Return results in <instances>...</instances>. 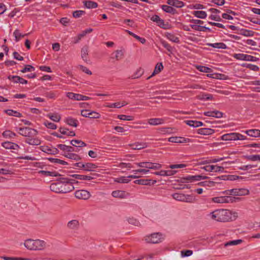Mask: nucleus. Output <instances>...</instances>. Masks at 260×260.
I'll list each match as a JSON object with an SVG mask.
<instances>
[{
	"label": "nucleus",
	"mask_w": 260,
	"mask_h": 260,
	"mask_svg": "<svg viewBox=\"0 0 260 260\" xmlns=\"http://www.w3.org/2000/svg\"><path fill=\"white\" fill-rule=\"evenodd\" d=\"M208 217L217 222H226L235 220L238 217V214L230 210L220 209L210 212L208 214Z\"/></svg>",
	"instance_id": "obj_1"
},
{
	"label": "nucleus",
	"mask_w": 260,
	"mask_h": 260,
	"mask_svg": "<svg viewBox=\"0 0 260 260\" xmlns=\"http://www.w3.org/2000/svg\"><path fill=\"white\" fill-rule=\"evenodd\" d=\"M74 180L68 178H62L59 181L51 184L50 189L58 193H66L74 190Z\"/></svg>",
	"instance_id": "obj_2"
},
{
	"label": "nucleus",
	"mask_w": 260,
	"mask_h": 260,
	"mask_svg": "<svg viewBox=\"0 0 260 260\" xmlns=\"http://www.w3.org/2000/svg\"><path fill=\"white\" fill-rule=\"evenodd\" d=\"M20 135L26 137L25 142L30 145H39L41 140L37 137L38 132L37 130L29 127H20L18 129Z\"/></svg>",
	"instance_id": "obj_3"
},
{
	"label": "nucleus",
	"mask_w": 260,
	"mask_h": 260,
	"mask_svg": "<svg viewBox=\"0 0 260 260\" xmlns=\"http://www.w3.org/2000/svg\"><path fill=\"white\" fill-rule=\"evenodd\" d=\"M25 247L30 250H42L46 247V242L41 240L27 239L24 243Z\"/></svg>",
	"instance_id": "obj_4"
},
{
	"label": "nucleus",
	"mask_w": 260,
	"mask_h": 260,
	"mask_svg": "<svg viewBox=\"0 0 260 260\" xmlns=\"http://www.w3.org/2000/svg\"><path fill=\"white\" fill-rule=\"evenodd\" d=\"M249 190L245 188H233L232 189L226 190L222 193L226 195H233L237 196H247L249 194Z\"/></svg>",
	"instance_id": "obj_5"
},
{
	"label": "nucleus",
	"mask_w": 260,
	"mask_h": 260,
	"mask_svg": "<svg viewBox=\"0 0 260 260\" xmlns=\"http://www.w3.org/2000/svg\"><path fill=\"white\" fill-rule=\"evenodd\" d=\"M145 241L148 243L156 244L162 241L164 238L159 233H153L145 237Z\"/></svg>",
	"instance_id": "obj_6"
},
{
	"label": "nucleus",
	"mask_w": 260,
	"mask_h": 260,
	"mask_svg": "<svg viewBox=\"0 0 260 260\" xmlns=\"http://www.w3.org/2000/svg\"><path fill=\"white\" fill-rule=\"evenodd\" d=\"M172 196L174 199L178 201L186 203H193L195 201V198L193 196L189 194L175 193L173 194Z\"/></svg>",
	"instance_id": "obj_7"
},
{
	"label": "nucleus",
	"mask_w": 260,
	"mask_h": 260,
	"mask_svg": "<svg viewBox=\"0 0 260 260\" xmlns=\"http://www.w3.org/2000/svg\"><path fill=\"white\" fill-rule=\"evenodd\" d=\"M246 139V137L241 134L237 133H228L223 135L221 137V140L223 141L232 140H244Z\"/></svg>",
	"instance_id": "obj_8"
},
{
	"label": "nucleus",
	"mask_w": 260,
	"mask_h": 260,
	"mask_svg": "<svg viewBox=\"0 0 260 260\" xmlns=\"http://www.w3.org/2000/svg\"><path fill=\"white\" fill-rule=\"evenodd\" d=\"M135 164L141 168H144L146 169H150L153 170H158L161 168V165L159 163H154L148 161H143L140 162H137Z\"/></svg>",
	"instance_id": "obj_9"
},
{
	"label": "nucleus",
	"mask_w": 260,
	"mask_h": 260,
	"mask_svg": "<svg viewBox=\"0 0 260 260\" xmlns=\"http://www.w3.org/2000/svg\"><path fill=\"white\" fill-rule=\"evenodd\" d=\"M80 227L79 221L77 219H72L68 222L66 228L68 230L72 232H76Z\"/></svg>",
	"instance_id": "obj_10"
},
{
	"label": "nucleus",
	"mask_w": 260,
	"mask_h": 260,
	"mask_svg": "<svg viewBox=\"0 0 260 260\" xmlns=\"http://www.w3.org/2000/svg\"><path fill=\"white\" fill-rule=\"evenodd\" d=\"M235 198H232L229 196H220L216 197L211 199V201L215 203L223 204L232 203L234 201Z\"/></svg>",
	"instance_id": "obj_11"
},
{
	"label": "nucleus",
	"mask_w": 260,
	"mask_h": 260,
	"mask_svg": "<svg viewBox=\"0 0 260 260\" xmlns=\"http://www.w3.org/2000/svg\"><path fill=\"white\" fill-rule=\"evenodd\" d=\"M186 167V165L184 164H174L170 165L168 168L171 170H166L167 176H173L175 175L177 171L175 170L176 169H182Z\"/></svg>",
	"instance_id": "obj_12"
},
{
	"label": "nucleus",
	"mask_w": 260,
	"mask_h": 260,
	"mask_svg": "<svg viewBox=\"0 0 260 260\" xmlns=\"http://www.w3.org/2000/svg\"><path fill=\"white\" fill-rule=\"evenodd\" d=\"M168 141L172 143H186L193 142L192 140L182 137H171L168 139Z\"/></svg>",
	"instance_id": "obj_13"
},
{
	"label": "nucleus",
	"mask_w": 260,
	"mask_h": 260,
	"mask_svg": "<svg viewBox=\"0 0 260 260\" xmlns=\"http://www.w3.org/2000/svg\"><path fill=\"white\" fill-rule=\"evenodd\" d=\"M75 196L77 199L85 200L88 199L91 194L87 190L81 189L76 190L75 192Z\"/></svg>",
	"instance_id": "obj_14"
},
{
	"label": "nucleus",
	"mask_w": 260,
	"mask_h": 260,
	"mask_svg": "<svg viewBox=\"0 0 260 260\" xmlns=\"http://www.w3.org/2000/svg\"><path fill=\"white\" fill-rule=\"evenodd\" d=\"M208 178L207 176L203 175H189L183 178V180H186L187 182H192L194 181H200L202 179Z\"/></svg>",
	"instance_id": "obj_15"
},
{
	"label": "nucleus",
	"mask_w": 260,
	"mask_h": 260,
	"mask_svg": "<svg viewBox=\"0 0 260 260\" xmlns=\"http://www.w3.org/2000/svg\"><path fill=\"white\" fill-rule=\"evenodd\" d=\"M202 169H203L208 172H222L224 170L223 167L218 166H215V165L206 166L202 167Z\"/></svg>",
	"instance_id": "obj_16"
},
{
	"label": "nucleus",
	"mask_w": 260,
	"mask_h": 260,
	"mask_svg": "<svg viewBox=\"0 0 260 260\" xmlns=\"http://www.w3.org/2000/svg\"><path fill=\"white\" fill-rule=\"evenodd\" d=\"M112 196L114 198L119 199H125L129 197V193L123 190H114L112 192Z\"/></svg>",
	"instance_id": "obj_17"
},
{
	"label": "nucleus",
	"mask_w": 260,
	"mask_h": 260,
	"mask_svg": "<svg viewBox=\"0 0 260 260\" xmlns=\"http://www.w3.org/2000/svg\"><path fill=\"white\" fill-rule=\"evenodd\" d=\"M209 11L212 13V14L209 17V19L216 21H222L220 16L215 15V13H219L220 12L219 10L215 8H210Z\"/></svg>",
	"instance_id": "obj_18"
},
{
	"label": "nucleus",
	"mask_w": 260,
	"mask_h": 260,
	"mask_svg": "<svg viewBox=\"0 0 260 260\" xmlns=\"http://www.w3.org/2000/svg\"><path fill=\"white\" fill-rule=\"evenodd\" d=\"M8 79L14 83H21L22 84H26L27 81L18 76H9Z\"/></svg>",
	"instance_id": "obj_19"
},
{
	"label": "nucleus",
	"mask_w": 260,
	"mask_h": 260,
	"mask_svg": "<svg viewBox=\"0 0 260 260\" xmlns=\"http://www.w3.org/2000/svg\"><path fill=\"white\" fill-rule=\"evenodd\" d=\"M88 47L87 46H84L81 50V56L82 59L86 62L89 61L88 59Z\"/></svg>",
	"instance_id": "obj_20"
},
{
	"label": "nucleus",
	"mask_w": 260,
	"mask_h": 260,
	"mask_svg": "<svg viewBox=\"0 0 260 260\" xmlns=\"http://www.w3.org/2000/svg\"><path fill=\"white\" fill-rule=\"evenodd\" d=\"M151 20L153 22H155L157 25L159 27L165 28V22L161 19L158 15H155L152 16L151 18Z\"/></svg>",
	"instance_id": "obj_21"
},
{
	"label": "nucleus",
	"mask_w": 260,
	"mask_h": 260,
	"mask_svg": "<svg viewBox=\"0 0 260 260\" xmlns=\"http://www.w3.org/2000/svg\"><path fill=\"white\" fill-rule=\"evenodd\" d=\"M165 120L162 118H150L148 119V123L151 125H158L163 124Z\"/></svg>",
	"instance_id": "obj_22"
},
{
	"label": "nucleus",
	"mask_w": 260,
	"mask_h": 260,
	"mask_svg": "<svg viewBox=\"0 0 260 260\" xmlns=\"http://www.w3.org/2000/svg\"><path fill=\"white\" fill-rule=\"evenodd\" d=\"M42 150L44 152L47 153L51 154H57L58 153L59 151L56 148H50L48 146L42 147Z\"/></svg>",
	"instance_id": "obj_23"
},
{
	"label": "nucleus",
	"mask_w": 260,
	"mask_h": 260,
	"mask_svg": "<svg viewBox=\"0 0 260 260\" xmlns=\"http://www.w3.org/2000/svg\"><path fill=\"white\" fill-rule=\"evenodd\" d=\"M190 27L194 30L199 31H211V29L206 26H201L196 24H191Z\"/></svg>",
	"instance_id": "obj_24"
},
{
	"label": "nucleus",
	"mask_w": 260,
	"mask_h": 260,
	"mask_svg": "<svg viewBox=\"0 0 260 260\" xmlns=\"http://www.w3.org/2000/svg\"><path fill=\"white\" fill-rule=\"evenodd\" d=\"M2 146L6 149L16 150L19 148V146L14 143L10 142H5L2 143Z\"/></svg>",
	"instance_id": "obj_25"
},
{
	"label": "nucleus",
	"mask_w": 260,
	"mask_h": 260,
	"mask_svg": "<svg viewBox=\"0 0 260 260\" xmlns=\"http://www.w3.org/2000/svg\"><path fill=\"white\" fill-rule=\"evenodd\" d=\"M167 4L170 6L179 8L184 6V3L178 0H168Z\"/></svg>",
	"instance_id": "obj_26"
},
{
	"label": "nucleus",
	"mask_w": 260,
	"mask_h": 260,
	"mask_svg": "<svg viewBox=\"0 0 260 260\" xmlns=\"http://www.w3.org/2000/svg\"><path fill=\"white\" fill-rule=\"evenodd\" d=\"M98 166L93 163L88 162L84 164V170L86 171H94Z\"/></svg>",
	"instance_id": "obj_27"
},
{
	"label": "nucleus",
	"mask_w": 260,
	"mask_h": 260,
	"mask_svg": "<svg viewBox=\"0 0 260 260\" xmlns=\"http://www.w3.org/2000/svg\"><path fill=\"white\" fill-rule=\"evenodd\" d=\"M135 182L142 185H151L155 184L156 181L151 179H140L136 180Z\"/></svg>",
	"instance_id": "obj_28"
},
{
	"label": "nucleus",
	"mask_w": 260,
	"mask_h": 260,
	"mask_svg": "<svg viewBox=\"0 0 260 260\" xmlns=\"http://www.w3.org/2000/svg\"><path fill=\"white\" fill-rule=\"evenodd\" d=\"M184 122L186 124L193 127H199L203 124L202 122L196 120H186Z\"/></svg>",
	"instance_id": "obj_29"
},
{
	"label": "nucleus",
	"mask_w": 260,
	"mask_h": 260,
	"mask_svg": "<svg viewBox=\"0 0 260 260\" xmlns=\"http://www.w3.org/2000/svg\"><path fill=\"white\" fill-rule=\"evenodd\" d=\"M65 122L70 126L76 127L78 126V121L76 119L70 117L66 119Z\"/></svg>",
	"instance_id": "obj_30"
},
{
	"label": "nucleus",
	"mask_w": 260,
	"mask_h": 260,
	"mask_svg": "<svg viewBox=\"0 0 260 260\" xmlns=\"http://www.w3.org/2000/svg\"><path fill=\"white\" fill-rule=\"evenodd\" d=\"M245 133L250 137H260V130L258 129H254L247 130L245 131Z\"/></svg>",
	"instance_id": "obj_31"
},
{
	"label": "nucleus",
	"mask_w": 260,
	"mask_h": 260,
	"mask_svg": "<svg viewBox=\"0 0 260 260\" xmlns=\"http://www.w3.org/2000/svg\"><path fill=\"white\" fill-rule=\"evenodd\" d=\"M147 145L145 143H135L131 145V148L133 150H140L146 147Z\"/></svg>",
	"instance_id": "obj_32"
},
{
	"label": "nucleus",
	"mask_w": 260,
	"mask_h": 260,
	"mask_svg": "<svg viewBox=\"0 0 260 260\" xmlns=\"http://www.w3.org/2000/svg\"><path fill=\"white\" fill-rule=\"evenodd\" d=\"M214 133V130L211 128H200L198 129V134L203 135H210Z\"/></svg>",
	"instance_id": "obj_33"
},
{
	"label": "nucleus",
	"mask_w": 260,
	"mask_h": 260,
	"mask_svg": "<svg viewBox=\"0 0 260 260\" xmlns=\"http://www.w3.org/2000/svg\"><path fill=\"white\" fill-rule=\"evenodd\" d=\"M4 112L9 116H13L17 117H21L22 115L21 113L18 111H14L11 109H8L4 110Z\"/></svg>",
	"instance_id": "obj_34"
},
{
	"label": "nucleus",
	"mask_w": 260,
	"mask_h": 260,
	"mask_svg": "<svg viewBox=\"0 0 260 260\" xmlns=\"http://www.w3.org/2000/svg\"><path fill=\"white\" fill-rule=\"evenodd\" d=\"M127 104V103L125 102H123L122 103L117 102L115 103L109 104L106 106V107L111 108H120Z\"/></svg>",
	"instance_id": "obj_35"
},
{
	"label": "nucleus",
	"mask_w": 260,
	"mask_h": 260,
	"mask_svg": "<svg viewBox=\"0 0 260 260\" xmlns=\"http://www.w3.org/2000/svg\"><path fill=\"white\" fill-rule=\"evenodd\" d=\"M192 13L196 17L200 19H205L207 15L206 12L203 11H195L192 12Z\"/></svg>",
	"instance_id": "obj_36"
},
{
	"label": "nucleus",
	"mask_w": 260,
	"mask_h": 260,
	"mask_svg": "<svg viewBox=\"0 0 260 260\" xmlns=\"http://www.w3.org/2000/svg\"><path fill=\"white\" fill-rule=\"evenodd\" d=\"M73 177H74L76 179L84 180H91L94 178L93 177L90 176L79 175V174H74L73 175Z\"/></svg>",
	"instance_id": "obj_37"
},
{
	"label": "nucleus",
	"mask_w": 260,
	"mask_h": 260,
	"mask_svg": "<svg viewBox=\"0 0 260 260\" xmlns=\"http://www.w3.org/2000/svg\"><path fill=\"white\" fill-rule=\"evenodd\" d=\"M63 155L66 157H67L69 159H71L76 160V161H78V160H79L81 159V157L79 155L75 154V153H67L63 154Z\"/></svg>",
	"instance_id": "obj_38"
},
{
	"label": "nucleus",
	"mask_w": 260,
	"mask_h": 260,
	"mask_svg": "<svg viewBox=\"0 0 260 260\" xmlns=\"http://www.w3.org/2000/svg\"><path fill=\"white\" fill-rule=\"evenodd\" d=\"M71 144L74 146L83 147L86 146V144L84 142L79 140H72L70 142Z\"/></svg>",
	"instance_id": "obj_39"
},
{
	"label": "nucleus",
	"mask_w": 260,
	"mask_h": 260,
	"mask_svg": "<svg viewBox=\"0 0 260 260\" xmlns=\"http://www.w3.org/2000/svg\"><path fill=\"white\" fill-rule=\"evenodd\" d=\"M163 69V66L162 63H158L156 64L154 70L152 74V75L147 78V79H150L152 76L155 75V74H158L160 71Z\"/></svg>",
	"instance_id": "obj_40"
},
{
	"label": "nucleus",
	"mask_w": 260,
	"mask_h": 260,
	"mask_svg": "<svg viewBox=\"0 0 260 260\" xmlns=\"http://www.w3.org/2000/svg\"><path fill=\"white\" fill-rule=\"evenodd\" d=\"M59 132L61 134L66 135L68 136L73 137L75 136V133L73 131H69L68 129L63 127L59 128Z\"/></svg>",
	"instance_id": "obj_41"
},
{
	"label": "nucleus",
	"mask_w": 260,
	"mask_h": 260,
	"mask_svg": "<svg viewBox=\"0 0 260 260\" xmlns=\"http://www.w3.org/2000/svg\"><path fill=\"white\" fill-rule=\"evenodd\" d=\"M114 53L115 55L114 57H113V58L115 59L116 60H120L123 58L124 52L122 50H117Z\"/></svg>",
	"instance_id": "obj_42"
},
{
	"label": "nucleus",
	"mask_w": 260,
	"mask_h": 260,
	"mask_svg": "<svg viewBox=\"0 0 260 260\" xmlns=\"http://www.w3.org/2000/svg\"><path fill=\"white\" fill-rule=\"evenodd\" d=\"M66 95L69 99L76 101H80V99L81 97L80 94L74 93L70 92H67Z\"/></svg>",
	"instance_id": "obj_43"
},
{
	"label": "nucleus",
	"mask_w": 260,
	"mask_h": 260,
	"mask_svg": "<svg viewBox=\"0 0 260 260\" xmlns=\"http://www.w3.org/2000/svg\"><path fill=\"white\" fill-rule=\"evenodd\" d=\"M207 45L215 48L225 49L226 48V45L223 43H208Z\"/></svg>",
	"instance_id": "obj_44"
},
{
	"label": "nucleus",
	"mask_w": 260,
	"mask_h": 260,
	"mask_svg": "<svg viewBox=\"0 0 260 260\" xmlns=\"http://www.w3.org/2000/svg\"><path fill=\"white\" fill-rule=\"evenodd\" d=\"M47 117L54 122H59L61 119L60 116L57 113H49L47 115Z\"/></svg>",
	"instance_id": "obj_45"
},
{
	"label": "nucleus",
	"mask_w": 260,
	"mask_h": 260,
	"mask_svg": "<svg viewBox=\"0 0 260 260\" xmlns=\"http://www.w3.org/2000/svg\"><path fill=\"white\" fill-rule=\"evenodd\" d=\"M240 34L244 36L252 37L254 35V32L249 29H242Z\"/></svg>",
	"instance_id": "obj_46"
},
{
	"label": "nucleus",
	"mask_w": 260,
	"mask_h": 260,
	"mask_svg": "<svg viewBox=\"0 0 260 260\" xmlns=\"http://www.w3.org/2000/svg\"><path fill=\"white\" fill-rule=\"evenodd\" d=\"M198 185L203 186L213 187L215 185V182L212 181H205L199 183Z\"/></svg>",
	"instance_id": "obj_47"
},
{
	"label": "nucleus",
	"mask_w": 260,
	"mask_h": 260,
	"mask_svg": "<svg viewBox=\"0 0 260 260\" xmlns=\"http://www.w3.org/2000/svg\"><path fill=\"white\" fill-rule=\"evenodd\" d=\"M13 35L15 37V41L16 42L19 41L22 38L24 37V36L27 35V34H24L22 35L21 33L20 32L19 30L18 29H16L13 32Z\"/></svg>",
	"instance_id": "obj_48"
},
{
	"label": "nucleus",
	"mask_w": 260,
	"mask_h": 260,
	"mask_svg": "<svg viewBox=\"0 0 260 260\" xmlns=\"http://www.w3.org/2000/svg\"><path fill=\"white\" fill-rule=\"evenodd\" d=\"M213 96L210 94L203 93L198 96V99L201 100H212Z\"/></svg>",
	"instance_id": "obj_49"
},
{
	"label": "nucleus",
	"mask_w": 260,
	"mask_h": 260,
	"mask_svg": "<svg viewBox=\"0 0 260 260\" xmlns=\"http://www.w3.org/2000/svg\"><path fill=\"white\" fill-rule=\"evenodd\" d=\"M242 66L244 67H246V68H248L252 71L255 72L258 71L259 70V68L258 66L252 64L244 63Z\"/></svg>",
	"instance_id": "obj_50"
},
{
	"label": "nucleus",
	"mask_w": 260,
	"mask_h": 260,
	"mask_svg": "<svg viewBox=\"0 0 260 260\" xmlns=\"http://www.w3.org/2000/svg\"><path fill=\"white\" fill-rule=\"evenodd\" d=\"M85 6L89 9L96 8L98 7V4L95 2L92 1H86L84 2Z\"/></svg>",
	"instance_id": "obj_51"
},
{
	"label": "nucleus",
	"mask_w": 260,
	"mask_h": 260,
	"mask_svg": "<svg viewBox=\"0 0 260 260\" xmlns=\"http://www.w3.org/2000/svg\"><path fill=\"white\" fill-rule=\"evenodd\" d=\"M161 8L164 11L167 13L173 14L175 11V9L172 7L170 5H162Z\"/></svg>",
	"instance_id": "obj_52"
},
{
	"label": "nucleus",
	"mask_w": 260,
	"mask_h": 260,
	"mask_svg": "<svg viewBox=\"0 0 260 260\" xmlns=\"http://www.w3.org/2000/svg\"><path fill=\"white\" fill-rule=\"evenodd\" d=\"M166 36L170 41L173 42L178 43L179 42V38L172 34L168 33Z\"/></svg>",
	"instance_id": "obj_53"
},
{
	"label": "nucleus",
	"mask_w": 260,
	"mask_h": 260,
	"mask_svg": "<svg viewBox=\"0 0 260 260\" xmlns=\"http://www.w3.org/2000/svg\"><path fill=\"white\" fill-rule=\"evenodd\" d=\"M242 242L243 241L241 239L230 241L229 242L225 243L224 244V246L226 247L228 246L236 245L241 244V243H242Z\"/></svg>",
	"instance_id": "obj_54"
},
{
	"label": "nucleus",
	"mask_w": 260,
	"mask_h": 260,
	"mask_svg": "<svg viewBox=\"0 0 260 260\" xmlns=\"http://www.w3.org/2000/svg\"><path fill=\"white\" fill-rule=\"evenodd\" d=\"M117 118L122 120L131 121L134 120V117L129 115H119Z\"/></svg>",
	"instance_id": "obj_55"
},
{
	"label": "nucleus",
	"mask_w": 260,
	"mask_h": 260,
	"mask_svg": "<svg viewBox=\"0 0 260 260\" xmlns=\"http://www.w3.org/2000/svg\"><path fill=\"white\" fill-rule=\"evenodd\" d=\"M197 69L200 72H204V73H210L212 71V70L206 67L202 66H197Z\"/></svg>",
	"instance_id": "obj_56"
},
{
	"label": "nucleus",
	"mask_w": 260,
	"mask_h": 260,
	"mask_svg": "<svg viewBox=\"0 0 260 260\" xmlns=\"http://www.w3.org/2000/svg\"><path fill=\"white\" fill-rule=\"evenodd\" d=\"M3 136L5 138H13L16 136L15 133L11 131H5L3 133Z\"/></svg>",
	"instance_id": "obj_57"
},
{
	"label": "nucleus",
	"mask_w": 260,
	"mask_h": 260,
	"mask_svg": "<svg viewBox=\"0 0 260 260\" xmlns=\"http://www.w3.org/2000/svg\"><path fill=\"white\" fill-rule=\"evenodd\" d=\"M35 70V68L31 65H26L22 70H21V72L22 73H24L27 72H31L34 71Z\"/></svg>",
	"instance_id": "obj_58"
},
{
	"label": "nucleus",
	"mask_w": 260,
	"mask_h": 260,
	"mask_svg": "<svg viewBox=\"0 0 260 260\" xmlns=\"http://www.w3.org/2000/svg\"><path fill=\"white\" fill-rule=\"evenodd\" d=\"M143 70L141 68H139L137 70L136 73L134 75H133L132 78L133 79L138 78L143 74Z\"/></svg>",
	"instance_id": "obj_59"
},
{
	"label": "nucleus",
	"mask_w": 260,
	"mask_h": 260,
	"mask_svg": "<svg viewBox=\"0 0 260 260\" xmlns=\"http://www.w3.org/2000/svg\"><path fill=\"white\" fill-rule=\"evenodd\" d=\"M44 124L48 128L51 129H55L57 128V126L53 123L49 122L48 121H46L44 122Z\"/></svg>",
	"instance_id": "obj_60"
},
{
	"label": "nucleus",
	"mask_w": 260,
	"mask_h": 260,
	"mask_svg": "<svg viewBox=\"0 0 260 260\" xmlns=\"http://www.w3.org/2000/svg\"><path fill=\"white\" fill-rule=\"evenodd\" d=\"M233 56L237 60H245V54L235 53L233 55Z\"/></svg>",
	"instance_id": "obj_61"
},
{
	"label": "nucleus",
	"mask_w": 260,
	"mask_h": 260,
	"mask_svg": "<svg viewBox=\"0 0 260 260\" xmlns=\"http://www.w3.org/2000/svg\"><path fill=\"white\" fill-rule=\"evenodd\" d=\"M78 68L88 75H91L92 74V72L87 68L82 65H79Z\"/></svg>",
	"instance_id": "obj_62"
},
{
	"label": "nucleus",
	"mask_w": 260,
	"mask_h": 260,
	"mask_svg": "<svg viewBox=\"0 0 260 260\" xmlns=\"http://www.w3.org/2000/svg\"><path fill=\"white\" fill-rule=\"evenodd\" d=\"M162 45L170 52H172V47L167 42L164 40L161 41Z\"/></svg>",
	"instance_id": "obj_63"
},
{
	"label": "nucleus",
	"mask_w": 260,
	"mask_h": 260,
	"mask_svg": "<svg viewBox=\"0 0 260 260\" xmlns=\"http://www.w3.org/2000/svg\"><path fill=\"white\" fill-rule=\"evenodd\" d=\"M85 12L84 11L82 10H77L73 12V15L75 18H79L82 15L85 14Z\"/></svg>",
	"instance_id": "obj_64"
}]
</instances>
